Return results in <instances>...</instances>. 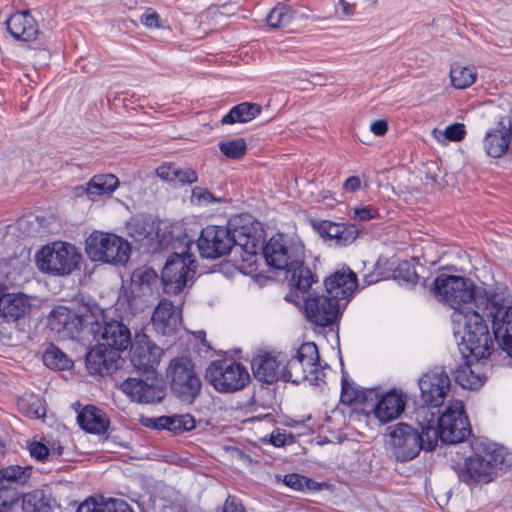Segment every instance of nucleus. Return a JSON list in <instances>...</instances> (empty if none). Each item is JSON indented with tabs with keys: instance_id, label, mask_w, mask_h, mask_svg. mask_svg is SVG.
I'll return each mask as SVG.
<instances>
[{
	"instance_id": "59",
	"label": "nucleus",
	"mask_w": 512,
	"mask_h": 512,
	"mask_svg": "<svg viewBox=\"0 0 512 512\" xmlns=\"http://www.w3.org/2000/svg\"><path fill=\"white\" fill-rule=\"evenodd\" d=\"M361 186V180L357 176H351L345 180L343 183V189L346 192H355L357 191Z\"/></svg>"
},
{
	"instance_id": "33",
	"label": "nucleus",
	"mask_w": 512,
	"mask_h": 512,
	"mask_svg": "<svg viewBox=\"0 0 512 512\" xmlns=\"http://www.w3.org/2000/svg\"><path fill=\"white\" fill-rule=\"evenodd\" d=\"M119 186V179L113 174L94 175L86 185L85 194L92 201L101 196H111Z\"/></svg>"
},
{
	"instance_id": "38",
	"label": "nucleus",
	"mask_w": 512,
	"mask_h": 512,
	"mask_svg": "<svg viewBox=\"0 0 512 512\" xmlns=\"http://www.w3.org/2000/svg\"><path fill=\"white\" fill-rule=\"evenodd\" d=\"M262 107L257 103L243 102L223 116L222 124L246 123L260 115Z\"/></svg>"
},
{
	"instance_id": "53",
	"label": "nucleus",
	"mask_w": 512,
	"mask_h": 512,
	"mask_svg": "<svg viewBox=\"0 0 512 512\" xmlns=\"http://www.w3.org/2000/svg\"><path fill=\"white\" fill-rule=\"evenodd\" d=\"M16 492L5 486H0V512H4L16 501Z\"/></svg>"
},
{
	"instance_id": "27",
	"label": "nucleus",
	"mask_w": 512,
	"mask_h": 512,
	"mask_svg": "<svg viewBox=\"0 0 512 512\" xmlns=\"http://www.w3.org/2000/svg\"><path fill=\"white\" fill-rule=\"evenodd\" d=\"M121 387L125 394L140 403H154L162 399V392L153 381L148 383L141 379L128 378Z\"/></svg>"
},
{
	"instance_id": "13",
	"label": "nucleus",
	"mask_w": 512,
	"mask_h": 512,
	"mask_svg": "<svg viewBox=\"0 0 512 512\" xmlns=\"http://www.w3.org/2000/svg\"><path fill=\"white\" fill-rule=\"evenodd\" d=\"M130 360L140 371L154 374L163 355V349L153 343L146 334H136L131 342Z\"/></svg>"
},
{
	"instance_id": "55",
	"label": "nucleus",
	"mask_w": 512,
	"mask_h": 512,
	"mask_svg": "<svg viewBox=\"0 0 512 512\" xmlns=\"http://www.w3.org/2000/svg\"><path fill=\"white\" fill-rule=\"evenodd\" d=\"M179 180L181 183H194L197 181V174L192 169H177L175 174V180Z\"/></svg>"
},
{
	"instance_id": "20",
	"label": "nucleus",
	"mask_w": 512,
	"mask_h": 512,
	"mask_svg": "<svg viewBox=\"0 0 512 512\" xmlns=\"http://www.w3.org/2000/svg\"><path fill=\"white\" fill-rule=\"evenodd\" d=\"M5 24L10 35L17 41L32 42L40 33L38 22L27 10L12 14Z\"/></svg>"
},
{
	"instance_id": "35",
	"label": "nucleus",
	"mask_w": 512,
	"mask_h": 512,
	"mask_svg": "<svg viewBox=\"0 0 512 512\" xmlns=\"http://www.w3.org/2000/svg\"><path fill=\"white\" fill-rule=\"evenodd\" d=\"M486 377L480 371L478 363L471 365L468 362L460 365L455 371V381L463 388L469 390L479 389Z\"/></svg>"
},
{
	"instance_id": "31",
	"label": "nucleus",
	"mask_w": 512,
	"mask_h": 512,
	"mask_svg": "<svg viewBox=\"0 0 512 512\" xmlns=\"http://www.w3.org/2000/svg\"><path fill=\"white\" fill-rule=\"evenodd\" d=\"M80 427L93 434L105 433L109 427L106 414L93 405L85 406L77 416Z\"/></svg>"
},
{
	"instance_id": "57",
	"label": "nucleus",
	"mask_w": 512,
	"mask_h": 512,
	"mask_svg": "<svg viewBox=\"0 0 512 512\" xmlns=\"http://www.w3.org/2000/svg\"><path fill=\"white\" fill-rule=\"evenodd\" d=\"M156 174L163 180H175L176 168L169 165H162L156 169Z\"/></svg>"
},
{
	"instance_id": "45",
	"label": "nucleus",
	"mask_w": 512,
	"mask_h": 512,
	"mask_svg": "<svg viewBox=\"0 0 512 512\" xmlns=\"http://www.w3.org/2000/svg\"><path fill=\"white\" fill-rule=\"evenodd\" d=\"M366 391L353 382L343 378L341 402L348 405H358L365 401Z\"/></svg>"
},
{
	"instance_id": "46",
	"label": "nucleus",
	"mask_w": 512,
	"mask_h": 512,
	"mask_svg": "<svg viewBox=\"0 0 512 512\" xmlns=\"http://www.w3.org/2000/svg\"><path fill=\"white\" fill-rule=\"evenodd\" d=\"M466 134L465 125L462 123H454L447 126L444 130L435 128L432 131L433 137L441 144H446L449 141H461Z\"/></svg>"
},
{
	"instance_id": "42",
	"label": "nucleus",
	"mask_w": 512,
	"mask_h": 512,
	"mask_svg": "<svg viewBox=\"0 0 512 512\" xmlns=\"http://www.w3.org/2000/svg\"><path fill=\"white\" fill-rule=\"evenodd\" d=\"M282 380L291 381L293 383H300L305 380L307 381V372L304 370L303 364L297 354L293 355L289 359L284 355Z\"/></svg>"
},
{
	"instance_id": "56",
	"label": "nucleus",
	"mask_w": 512,
	"mask_h": 512,
	"mask_svg": "<svg viewBox=\"0 0 512 512\" xmlns=\"http://www.w3.org/2000/svg\"><path fill=\"white\" fill-rule=\"evenodd\" d=\"M223 512H245V508L239 499L228 496L223 506Z\"/></svg>"
},
{
	"instance_id": "6",
	"label": "nucleus",
	"mask_w": 512,
	"mask_h": 512,
	"mask_svg": "<svg viewBox=\"0 0 512 512\" xmlns=\"http://www.w3.org/2000/svg\"><path fill=\"white\" fill-rule=\"evenodd\" d=\"M130 251L129 243L115 234L94 231L86 240V253L92 261L125 264Z\"/></svg>"
},
{
	"instance_id": "2",
	"label": "nucleus",
	"mask_w": 512,
	"mask_h": 512,
	"mask_svg": "<svg viewBox=\"0 0 512 512\" xmlns=\"http://www.w3.org/2000/svg\"><path fill=\"white\" fill-rule=\"evenodd\" d=\"M419 425H423L428 451L433 450L438 440L443 443L456 444L464 441L471 434V426L465 414L463 402L453 400L448 403L443 413L438 417L437 425L434 413L428 408H421L417 413Z\"/></svg>"
},
{
	"instance_id": "51",
	"label": "nucleus",
	"mask_w": 512,
	"mask_h": 512,
	"mask_svg": "<svg viewBox=\"0 0 512 512\" xmlns=\"http://www.w3.org/2000/svg\"><path fill=\"white\" fill-rule=\"evenodd\" d=\"M140 22L146 28L159 29L162 28L160 15L152 8H147L140 16Z\"/></svg>"
},
{
	"instance_id": "25",
	"label": "nucleus",
	"mask_w": 512,
	"mask_h": 512,
	"mask_svg": "<svg viewBox=\"0 0 512 512\" xmlns=\"http://www.w3.org/2000/svg\"><path fill=\"white\" fill-rule=\"evenodd\" d=\"M127 229L128 234L148 251H156L163 246L154 222L134 219L128 224Z\"/></svg>"
},
{
	"instance_id": "50",
	"label": "nucleus",
	"mask_w": 512,
	"mask_h": 512,
	"mask_svg": "<svg viewBox=\"0 0 512 512\" xmlns=\"http://www.w3.org/2000/svg\"><path fill=\"white\" fill-rule=\"evenodd\" d=\"M191 201L197 205H207L209 203L219 202L220 199L214 197L210 191L202 187H195L192 191Z\"/></svg>"
},
{
	"instance_id": "40",
	"label": "nucleus",
	"mask_w": 512,
	"mask_h": 512,
	"mask_svg": "<svg viewBox=\"0 0 512 512\" xmlns=\"http://www.w3.org/2000/svg\"><path fill=\"white\" fill-rule=\"evenodd\" d=\"M32 474V467L10 465L0 470V486L10 488V485H23L27 483Z\"/></svg>"
},
{
	"instance_id": "39",
	"label": "nucleus",
	"mask_w": 512,
	"mask_h": 512,
	"mask_svg": "<svg viewBox=\"0 0 512 512\" xmlns=\"http://www.w3.org/2000/svg\"><path fill=\"white\" fill-rule=\"evenodd\" d=\"M286 271L291 285L302 292H306L315 281L311 270L304 267L299 260L292 261Z\"/></svg>"
},
{
	"instance_id": "36",
	"label": "nucleus",
	"mask_w": 512,
	"mask_h": 512,
	"mask_svg": "<svg viewBox=\"0 0 512 512\" xmlns=\"http://www.w3.org/2000/svg\"><path fill=\"white\" fill-rule=\"evenodd\" d=\"M449 78L455 89H466L475 83L477 71L474 66L455 61L450 66Z\"/></svg>"
},
{
	"instance_id": "54",
	"label": "nucleus",
	"mask_w": 512,
	"mask_h": 512,
	"mask_svg": "<svg viewBox=\"0 0 512 512\" xmlns=\"http://www.w3.org/2000/svg\"><path fill=\"white\" fill-rule=\"evenodd\" d=\"M376 210L371 206L353 209V217L361 221H367L376 216Z\"/></svg>"
},
{
	"instance_id": "1",
	"label": "nucleus",
	"mask_w": 512,
	"mask_h": 512,
	"mask_svg": "<svg viewBox=\"0 0 512 512\" xmlns=\"http://www.w3.org/2000/svg\"><path fill=\"white\" fill-rule=\"evenodd\" d=\"M439 301L453 309L451 320L456 337L477 361L487 359L494 347L493 336L483 314L494 311L499 286L475 285L456 275L440 274L434 281Z\"/></svg>"
},
{
	"instance_id": "11",
	"label": "nucleus",
	"mask_w": 512,
	"mask_h": 512,
	"mask_svg": "<svg viewBox=\"0 0 512 512\" xmlns=\"http://www.w3.org/2000/svg\"><path fill=\"white\" fill-rule=\"evenodd\" d=\"M171 389L185 400H193L200 392L201 380L193 361L187 356L173 358L167 370Z\"/></svg>"
},
{
	"instance_id": "30",
	"label": "nucleus",
	"mask_w": 512,
	"mask_h": 512,
	"mask_svg": "<svg viewBox=\"0 0 512 512\" xmlns=\"http://www.w3.org/2000/svg\"><path fill=\"white\" fill-rule=\"evenodd\" d=\"M315 227L321 236H326L338 246H347L354 242L358 236L357 229L354 226H347L326 220L319 222Z\"/></svg>"
},
{
	"instance_id": "60",
	"label": "nucleus",
	"mask_w": 512,
	"mask_h": 512,
	"mask_svg": "<svg viewBox=\"0 0 512 512\" xmlns=\"http://www.w3.org/2000/svg\"><path fill=\"white\" fill-rule=\"evenodd\" d=\"M49 451V459H58L63 454V446L60 444V442H52L50 446H48Z\"/></svg>"
},
{
	"instance_id": "7",
	"label": "nucleus",
	"mask_w": 512,
	"mask_h": 512,
	"mask_svg": "<svg viewBox=\"0 0 512 512\" xmlns=\"http://www.w3.org/2000/svg\"><path fill=\"white\" fill-rule=\"evenodd\" d=\"M205 378L216 391L221 393L239 391L250 381L246 367L229 360L212 361L206 368Z\"/></svg>"
},
{
	"instance_id": "47",
	"label": "nucleus",
	"mask_w": 512,
	"mask_h": 512,
	"mask_svg": "<svg viewBox=\"0 0 512 512\" xmlns=\"http://www.w3.org/2000/svg\"><path fill=\"white\" fill-rule=\"evenodd\" d=\"M292 19V9L286 5H278L269 12L266 21L271 28H281L287 26Z\"/></svg>"
},
{
	"instance_id": "19",
	"label": "nucleus",
	"mask_w": 512,
	"mask_h": 512,
	"mask_svg": "<svg viewBox=\"0 0 512 512\" xmlns=\"http://www.w3.org/2000/svg\"><path fill=\"white\" fill-rule=\"evenodd\" d=\"M120 354L111 347L98 343L86 356V366L91 374H110L118 368Z\"/></svg>"
},
{
	"instance_id": "18",
	"label": "nucleus",
	"mask_w": 512,
	"mask_h": 512,
	"mask_svg": "<svg viewBox=\"0 0 512 512\" xmlns=\"http://www.w3.org/2000/svg\"><path fill=\"white\" fill-rule=\"evenodd\" d=\"M283 363L284 355L282 353L262 352L252 359L251 366L256 379L265 383H273L282 379Z\"/></svg>"
},
{
	"instance_id": "43",
	"label": "nucleus",
	"mask_w": 512,
	"mask_h": 512,
	"mask_svg": "<svg viewBox=\"0 0 512 512\" xmlns=\"http://www.w3.org/2000/svg\"><path fill=\"white\" fill-rule=\"evenodd\" d=\"M18 410L29 418H42L46 410L39 396L25 394L17 402Z\"/></svg>"
},
{
	"instance_id": "48",
	"label": "nucleus",
	"mask_w": 512,
	"mask_h": 512,
	"mask_svg": "<svg viewBox=\"0 0 512 512\" xmlns=\"http://www.w3.org/2000/svg\"><path fill=\"white\" fill-rule=\"evenodd\" d=\"M220 151L230 159H241L247 151V144L244 138H236L219 143Z\"/></svg>"
},
{
	"instance_id": "26",
	"label": "nucleus",
	"mask_w": 512,
	"mask_h": 512,
	"mask_svg": "<svg viewBox=\"0 0 512 512\" xmlns=\"http://www.w3.org/2000/svg\"><path fill=\"white\" fill-rule=\"evenodd\" d=\"M263 255L267 264L276 269H287L292 261H297L292 259L286 239L281 234L269 239L263 248Z\"/></svg>"
},
{
	"instance_id": "4",
	"label": "nucleus",
	"mask_w": 512,
	"mask_h": 512,
	"mask_svg": "<svg viewBox=\"0 0 512 512\" xmlns=\"http://www.w3.org/2000/svg\"><path fill=\"white\" fill-rule=\"evenodd\" d=\"M498 456L495 452L484 449L465 458L463 463H457L454 470L459 480L471 489L489 484L497 476Z\"/></svg>"
},
{
	"instance_id": "37",
	"label": "nucleus",
	"mask_w": 512,
	"mask_h": 512,
	"mask_svg": "<svg viewBox=\"0 0 512 512\" xmlns=\"http://www.w3.org/2000/svg\"><path fill=\"white\" fill-rule=\"evenodd\" d=\"M77 512H132L129 505L121 499H88L77 509Z\"/></svg>"
},
{
	"instance_id": "58",
	"label": "nucleus",
	"mask_w": 512,
	"mask_h": 512,
	"mask_svg": "<svg viewBox=\"0 0 512 512\" xmlns=\"http://www.w3.org/2000/svg\"><path fill=\"white\" fill-rule=\"evenodd\" d=\"M370 130L376 136H384L388 131V123L383 119L376 120L371 123Z\"/></svg>"
},
{
	"instance_id": "63",
	"label": "nucleus",
	"mask_w": 512,
	"mask_h": 512,
	"mask_svg": "<svg viewBox=\"0 0 512 512\" xmlns=\"http://www.w3.org/2000/svg\"><path fill=\"white\" fill-rule=\"evenodd\" d=\"M404 266H406V270H407L406 280L412 281L415 277V271L407 263H405Z\"/></svg>"
},
{
	"instance_id": "8",
	"label": "nucleus",
	"mask_w": 512,
	"mask_h": 512,
	"mask_svg": "<svg viewBox=\"0 0 512 512\" xmlns=\"http://www.w3.org/2000/svg\"><path fill=\"white\" fill-rule=\"evenodd\" d=\"M189 249L190 245L185 244L166 261L161 276L165 293L178 294L193 279L196 265Z\"/></svg>"
},
{
	"instance_id": "24",
	"label": "nucleus",
	"mask_w": 512,
	"mask_h": 512,
	"mask_svg": "<svg viewBox=\"0 0 512 512\" xmlns=\"http://www.w3.org/2000/svg\"><path fill=\"white\" fill-rule=\"evenodd\" d=\"M298 358L307 372V381L311 384L319 385L324 381L325 372L320 364L319 352L315 343L307 342L302 344L297 352Z\"/></svg>"
},
{
	"instance_id": "12",
	"label": "nucleus",
	"mask_w": 512,
	"mask_h": 512,
	"mask_svg": "<svg viewBox=\"0 0 512 512\" xmlns=\"http://www.w3.org/2000/svg\"><path fill=\"white\" fill-rule=\"evenodd\" d=\"M343 304L331 299L326 294L311 293L305 299L306 318L313 324L326 327L336 322L341 314Z\"/></svg>"
},
{
	"instance_id": "9",
	"label": "nucleus",
	"mask_w": 512,
	"mask_h": 512,
	"mask_svg": "<svg viewBox=\"0 0 512 512\" xmlns=\"http://www.w3.org/2000/svg\"><path fill=\"white\" fill-rule=\"evenodd\" d=\"M497 295L496 309L491 313L483 314V320L491 321L495 340L512 358V305H507L510 301V293L507 287L499 286Z\"/></svg>"
},
{
	"instance_id": "62",
	"label": "nucleus",
	"mask_w": 512,
	"mask_h": 512,
	"mask_svg": "<svg viewBox=\"0 0 512 512\" xmlns=\"http://www.w3.org/2000/svg\"><path fill=\"white\" fill-rule=\"evenodd\" d=\"M339 5L342 7V12L345 16H352L355 12V5L350 4L345 0H338Z\"/></svg>"
},
{
	"instance_id": "64",
	"label": "nucleus",
	"mask_w": 512,
	"mask_h": 512,
	"mask_svg": "<svg viewBox=\"0 0 512 512\" xmlns=\"http://www.w3.org/2000/svg\"><path fill=\"white\" fill-rule=\"evenodd\" d=\"M81 188H85L84 186H79L76 188V194L78 196L82 195L83 193H85V190L81 189Z\"/></svg>"
},
{
	"instance_id": "21",
	"label": "nucleus",
	"mask_w": 512,
	"mask_h": 512,
	"mask_svg": "<svg viewBox=\"0 0 512 512\" xmlns=\"http://www.w3.org/2000/svg\"><path fill=\"white\" fill-rule=\"evenodd\" d=\"M406 396L401 390L392 389L380 397L373 414L381 423L397 419L405 410Z\"/></svg>"
},
{
	"instance_id": "17",
	"label": "nucleus",
	"mask_w": 512,
	"mask_h": 512,
	"mask_svg": "<svg viewBox=\"0 0 512 512\" xmlns=\"http://www.w3.org/2000/svg\"><path fill=\"white\" fill-rule=\"evenodd\" d=\"M151 323L158 334L173 335L181 328L182 312L171 301L162 299L152 314Z\"/></svg>"
},
{
	"instance_id": "49",
	"label": "nucleus",
	"mask_w": 512,
	"mask_h": 512,
	"mask_svg": "<svg viewBox=\"0 0 512 512\" xmlns=\"http://www.w3.org/2000/svg\"><path fill=\"white\" fill-rule=\"evenodd\" d=\"M283 482L286 486L296 491H316L320 489V484L297 473L285 475Z\"/></svg>"
},
{
	"instance_id": "14",
	"label": "nucleus",
	"mask_w": 512,
	"mask_h": 512,
	"mask_svg": "<svg viewBox=\"0 0 512 512\" xmlns=\"http://www.w3.org/2000/svg\"><path fill=\"white\" fill-rule=\"evenodd\" d=\"M450 387V378L444 371H429L419 379L421 399L429 406H441Z\"/></svg>"
},
{
	"instance_id": "34",
	"label": "nucleus",
	"mask_w": 512,
	"mask_h": 512,
	"mask_svg": "<svg viewBox=\"0 0 512 512\" xmlns=\"http://www.w3.org/2000/svg\"><path fill=\"white\" fill-rule=\"evenodd\" d=\"M77 319H79V332L87 330L89 333L97 336L105 325L104 311L98 306H81L77 310Z\"/></svg>"
},
{
	"instance_id": "28",
	"label": "nucleus",
	"mask_w": 512,
	"mask_h": 512,
	"mask_svg": "<svg viewBox=\"0 0 512 512\" xmlns=\"http://www.w3.org/2000/svg\"><path fill=\"white\" fill-rule=\"evenodd\" d=\"M102 342L106 347L115 349L118 353L127 349L131 344V333L129 328L122 322L112 320L106 322L101 332Z\"/></svg>"
},
{
	"instance_id": "23",
	"label": "nucleus",
	"mask_w": 512,
	"mask_h": 512,
	"mask_svg": "<svg viewBox=\"0 0 512 512\" xmlns=\"http://www.w3.org/2000/svg\"><path fill=\"white\" fill-rule=\"evenodd\" d=\"M31 307L29 297L22 292H8L3 285V296L0 298V316L7 321H16L23 317Z\"/></svg>"
},
{
	"instance_id": "41",
	"label": "nucleus",
	"mask_w": 512,
	"mask_h": 512,
	"mask_svg": "<svg viewBox=\"0 0 512 512\" xmlns=\"http://www.w3.org/2000/svg\"><path fill=\"white\" fill-rule=\"evenodd\" d=\"M52 498L42 490H34L24 494L22 509L24 512H50Z\"/></svg>"
},
{
	"instance_id": "15",
	"label": "nucleus",
	"mask_w": 512,
	"mask_h": 512,
	"mask_svg": "<svg viewBox=\"0 0 512 512\" xmlns=\"http://www.w3.org/2000/svg\"><path fill=\"white\" fill-rule=\"evenodd\" d=\"M158 296V275L152 268L143 267L132 274V304L147 306Z\"/></svg>"
},
{
	"instance_id": "61",
	"label": "nucleus",
	"mask_w": 512,
	"mask_h": 512,
	"mask_svg": "<svg viewBox=\"0 0 512 512\" xmlns=\"http://www.w3.org/2000/svg\"><path fill=\"white\" fill-rule=\"evenodd\" d=\"M270 442L277 447H280L286 442V434L281 433L279 430L272 432Z\"/></svg>"
},
{
	"instance_id": "10",
	"label": "nucleus",
	"mask_w": 512,
	"mask_h": 512,
	"mask_svg": "<svg viewBox=\"0 0 512 512\" xmlns=\"http://www.w3.org/2000/svg\"><path fill=\"white\" fill-rule=\"evenodd\" d=\"M406 423H398L388 428L389 445L397 460L408 461L415 458L426 447V436Z\"/></svg>"
},
{
	"instance_id": "32",
	"label": "nucleus",
	"mask_w": 512,
	"mask_h": 512,
	"mask_svg": "<svg viewBox=\"0 0 512 512\" xmlns=\"http://www.w3.org/2000/svg\"><path fill=\"white\" fill-rule=\"evenodd\" d=\"M195 419L190 414L161 416L149 420L148 425L156 429H165L173 434H181L195 428Z\"/></svg>"
},
{
	"instance_id": "16",
	"label": "nucleus",
	"mask_w": 512,
	"mask_h": 512,
	"mask_svg": "<svg viewBox=\"0 0 512 512\" xmlns=\"http://www.w3.org/2000/svg\"><path fill=\"white\" fill-rule=\"evenodd\" d=\"M325 287L326 295L341 302L345 308L357 288L356 274L348 268H342L326 278Z\"/></svg>"
},
{
	"instance_id": "52",
	"label": "nucleus",
	"mask_w": 512,
	"mask_h": 512,
	"mask_svg": "<svg viewBox=\"0 0 512 512\" xmlns=\"http://www.w3.org/2000/svg\"><path fill=\"white\" fill-rule=\"evenodd\" d=\"M30 455L38 461H48L49 459V451L48 446L43 444L42 442H32L29 445Z\"/></svg>"
},
{
	"instance_id": "44",
	"label": "nucleus",
	"mask_w": 512,
	"mask_h": 512,
	"mask_svg": "<svg viewBox=\"0 0 512 512\" xmlns=\"http://www.w3.org/2000/svg\"><path fill=\"white\" fill-rule=\"evenodd\" d=\"M44 364L51 369L65 370L72 367V360L59 348L50 346L43 354Z\"/></svg>"
},
{
	"instance_id": "29",
	"label": "nucleus",
	"mask_w": 512,
	"mask_h": 512,
	"mask_svg": "<svg viewBox=\"0 0 512 512\" xmlns=\"http://www.w3.org/2000/svg\"><path fill=\"white\" fill-rule=\"evenodd\" d=\"M511 136V128L506 127L503 123H499L495 128L489 130L483 139V147L487 155L493 158L503 156L508 150Z\"/></svg>"
},
{
	"instance_id": "5",
	"label": "nucleus",
	"mask_w": 512,
	"mask_h": 512,
	"mask_svg": "<svg viewBox=\"0 0 512 512\" xmlns=\"http://www.w3.org/2000/svg\"><path fill=\"white\" fill-rule=\"evenodd\" d=\"M81 254L66 242H53L43 247L36 255L40 271L57 276L71 274L79 265Z\"/></svg>"
},
{
	"instance_id": "22",
	"label": "nucleus",
	"mask_w": 512,
	"mask_h": 512,
	"mask_svg": "<svg viewBox=\"0 0 512 512\" xmlns=\"http://www.w3.org/2000/svg\"><path fill=\"white\" fill-rule=\"evenodd\" d=\"M79 319L77 311H72L65 306L55 307L48 319V326L62 338H74L79 333Z\"/></svg>"
},
{
	"instance_id": "3",
	"label": "nucleus",
	"mask_w": 512,
	"mask_h": 512,
	"mask_svg": "<svg viewBox=\"0 0 512 512\" xmlns=\"http://www.w3.org/2000/svg\"><path fill=\"white\" fill-rule=\"evenodd\" d=\"M240 246L244 250L247 257H243V262H249L251 268L249 272H253V265L257 257V245L255 237L247 236L245 242H238L235 235L224 226L209 225L202 229L201 235L197 240V247L202 257L208 259H216L227 255L234 246Z\"/></svg>"
}]
</instances>
